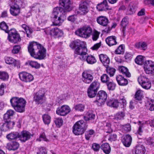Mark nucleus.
Listing matches in <instances>:
<instances>
[{"mask_svg": "<svg viewBox=\"0 0 154 154\" xmlns=\"http://www.w3.org/2000/svg\"><path fill=\"white\" fill-rule=\"evenodd\" d=\"M87 127L88 125L86 122L80 120L74 125L72 127V132L76 135H81L84 132Z\"/></svg>", "mask_w": 154, "mask_h": 154, "instance_id": "nucleus-4", "label": "nucleus"}, {"mask_svg": "<svg viewBox=\"0 0 154 154\" xmlns=\"http://www.w3.org/2000/svg\"><path fill=\"white\" fill-rule=\"evenodd\" d=\"M19 146V143L16 141H14L8 143L6 148L9 150L14 151L17 150Z\"/></svg>", "mask_w": 154, "mask_h": 154, "instance_id": "nucleus-24", "label": "nucleus"}, {"mask_svg": "<svg viewBox=\"0 0 154 154\" xmlns=\"http://www.w3.org/2000/svg\"><path fill=\"white\" fill-rule=\"evenodd\" d=\"M19 76L20 80L25 82H30L33 79V76L31 74L25 72L19 74Z\"/></svg>", "mask_w": 154, "mask_h": 154, "instance_id": "nucleus-14", "label": "nucleus"}, {"mask_svg": "<svg viewBox=\"0 0 154 154\" xmlns=\"http://www.w3.org/2000/svg\"><path fill=\"white\" fill-rule=\"evenodd\" d=\"M99 58L100 62L105 67L108 66L110 63V59L106 55L101 54L99 55Z\"/></svg>", "mask_w": 154, "mask_h": 154, "instance_id": "nucleus-23", "label": "nucleus"}, {"mask_svg": "<svg viewBox=\"0 0 154 154\" xmlns=\"http://www.w3.org/2000/svg\"><path fill=\"white\" fill-rule=\"evenodd\" d=\"M97 91L89 87L87 91L88 96L90 98L94 97L97 94Z\"/></svg>", "mask_w": 154, "mask_h": 154, "instance_id": "nucleus-42", "label": "nucleus"}, {"mask_svg": "<svg viewBox=\"0 0 154 154\" xmlns=\"http://www.w3.org/2000/svg\"><path fill=\"white\" fill-rule=\"evenodd\" d=\"M10 102L11 106L16 111L19 112L24 111L26 102L23 98L14 97L10 99Z\"/></svg>", "mask_w": 154, "mask_h": 154, "instance_id": "nucleus-3", "label": "nucleus"}, {"mask_svg": "<svg viewBox=\"0 0 154 154\" xmlns=\"http://www.w3.org/2000/svg\"><path fill=\"white\" fill-rule=\"evenodd\" d=\"M97 21L100 25L103 26H107L109 23L108 19L106 17L102 16L98 17Z\"/></svg>", "mask_w": 154, "mask_h": 154, "instance_id": "nucleus-20", "label": "nucleus"}, {"mask_svg": "<svg viewBox=\"0 0 154 154\" xmlns=\"http://www.w3.org/2000/svg\"><path fill=\"white\" fill-rule=\"evenodd\" d=\"M31 136V134L28 131H23L19 134V138L22 142H24L29 139Z\"/></svg>", "mask_w": 154, "mask_h": 154, "instance_id": "nucleus-15", "label": "nucleus"}, {"mask_svg": "<svg viewBox=\"0 0 154 154\" xmlns=\"http://www.w3.org/2000/svg\"><path fill=\"white\" fill-rule=\"evenodd\" d=\"M42 118L44 124L46 125L50 124L51 121V117L49 115L44 114L42 115Z\"/></svg>", "mask_w": 154, "mask_h": 154, "instance_id": "nucleus-47", "label": "nucleus"}, {"mask_svg": "<svg viewBox=\"0 0 154 154\" xmlns=\"http://www.w3.org/2000/svg\"><path fill=\"white\" fill-rule=\"evenodd\" d=\"M106 43L109 46L115 45L117 44L116 37L115 36H111L107 37L105 39Z\"/></svg>", "mask_w": 154, "mask_h": 154, "instance_id": "nucleus-26", "label": "nucleus"}, {"mask_svg": "<svg viewBox=\"0 0 154 154\" xmlns=\"http://www.w3.org/2000/svg\"><path fill=\"white\" fill-rule=\"evenodd\" d=\"M93 71L90 69L85 70L82 74V81L87 84H90L94 79Z\"/></svg>", "mask_w": 154, "mask_h": 154, "instance_id": "nucleus-7", "label": "nucleus"}, {"mask_svg": "<svg viewBox=\"0 0 154 154\" xmlns=\"http://www.w3.org/2000/svg\"><path fill=\"white\" fill-rule=\"evenodd\" d=\"M69 46L72 49L75 48L74 53L80 55V59L81 56L85 57L87 54V50L85 43L79 40L73 41L70 44Z\"/></svg>", "mask_w": 154, "mask_h": 154, "instance_id": "nucleus-2", "label": "nucleus"}, {"mask_svg": "<svg viewBox=\"0 0 154 154\" xmlns=\"http://www.w3.org/2000/svg\"><path fill=\"white\" fill-rule=\"evenodd\" d=\"M70 111V109L68 106L63 105L57 109L56 113L59 116H65L68 114Z\"/></svg>", "mask_w": 154, "mask_h": 154, "instance_id": "nucleus-13", "label": "nucleus"}, {"mask_svg": "<svg viewBox=\"0 0 154 154\" xmlns=\"http://www.w3.org/2000/svg\"><path fill=\"white\" fill-rule=\"evenodd\" d=\"M125 51V46L123 45H120L116 50L115 53L116 54H123Z\"/></svg>", "mask_w": 154, "mask_h": 154, "instance_id": "nucleus-48", "label": "nucleus"}, {"mask_svg": "<svg viewBox=\"0 0 154 154\" xmlns=\"http://www.w3.org/2000/svg\"><path fill=\"white\" fill-rule=\"evenodd\" d=\"M20 49V47L19 45H15L14 46L12 50V52L14 54H16L19 53Z\"/></svg>", "mask_w": 154, "mask_h": 154, "instance_id": "nucleus-63", "label": "nucleus"}, {"mask_svg": "<svg viewBox=\"0 0 154 154\" xmlns=\"http://www.w3.org/2000/svg\"><path fill=\"white\" fill-rule=\"evenodd\" d=\"M44 32L46 35H50L55 37L61 36L63 34V31L57 27L52 29L48 28L45 29Z\"/></svg>", "mask_w": 154, "mask_h": 154, "instance_id": "nucleus-10", "label": "nucleus"}, {"mask_svg": "<svg viewBox=\"0 0 154 154\" xmlns=\"http://www.w3.org/2000/svg\"><path fill=\"white\" fill-rule=\"evenodd\" d=\"M39 131L40 134L39 136V141H48V140L47 138L45 135V131L42 128H41Z\"/></svg>", "mask_w": 154, "mask_h": 154, "instance_id": "nucleus-35", "label": "nucleus"}, {"mask_svg": "<svg viewBox=\"0 0 154 154\" xmlns=\"http://www.w3.org/2000/svg\"><path fill=\"white\" fill-rule=\"evenodd\" d=\"M46 92V90L45 89H43L40 91V95H39V104H42L45 102L46 97L45 94Z\"/></svg>", "mask_w": 154, "mask_h": 154, "instance_id": "nucleus-34", "label": "nucleus"}, {"mask_svg": "<svg viewBox=\"0 0 154 154\" xmlns=\"http://www.w3.org/2000/svg\"><path fill=\"white\" fill-rule=\"evenodd\" d=\"M136 63L138 65H142L144 61V57L142 55L137 56L135 59Z\"/></svg>", "mask_w": 154, "mask_h": 154, "instance_id": "nucleus-52", "label": "nucleus"}, {"mask_svg": "<svg viewBox=\"0 0 154 154\" xmlns=\"http://www.w3.org/2000/svg\"><path fill=\"white\" fill-rule=\"evenodd\" d=\"M107 98V94L103 91H99L97 94L96 99L94 103L97 106H100L103 104Z\"/></svg>", "mask_w": 154, "mask_h": 154, "instance_id": "nucleus-9", "label": "nucleus"}, {"mask_svg": "<svg viewBox=\"0 0 154 154\" xmlns=\"http://www.w3.org/2000/svg\"><path fill=\"white\" fill-rule=\"evenodd\" d=\"M59 4L64 8V9L60 7L54 8L52 14L54 18L53 22V25L54 26L61 25L66 19L65 12H69L72 10L70 0H60Z\"/></svg>", "mask_w": 154, "mask_h": 154, "instance_id": "nucleus-1", "label": "nucleus"}, {"mask_svg": "<svg viewBox=\"0 0 154 154\" xmlns=\"http://www.w3.org/2000/svg\"><path fill=\"white\" fill-rule=\"evenodd\" d=\"M139 84L144 88L146 89H149L151 86V84L149 79L145 76L141 75L137 79Z\"/></svg>", "mask_w": 154, "mask_h": 154, "instance_id": "nucleus-11", "label": "nucleus"}, {"mask_svg": "<svg viewBox=\"0 0 154 154\" xmlns=\"http://www.w3.org/2000/svg\"><path fill=\"white\" fill-rule=\"evenodd\" d=\"M144 69L146 74H149L154 73V62L149 60L145 61Z\"/></svg>", "mask_w": 154, "mask_h": 154, "instance_id": "nucleus-12", "label": "nucleus"}, {"mask_svg": "<svg viewBox=\"0 0 154 154\" xmlns=\"http://www.w3.org/2000/svg\"><path fill=\"white\" fill-rule=\"evenodd\" d=\"M143 93L142 91L140 89L138 90L136 92L134 95V98L135 100L140 101L143 97Z\"/></svg>", "mask_w": 154, "mask_h": 154, "instance_id": "nucleus-38", "label": "nucleus"}, {"mask_svg": "<svg viewBox=\"0 0 154 154\" xmlns=\"http://www.w3.org/2000/svg\"><path fill=\"white\" fill-rule=\"evenodd\" d=\"M110 80L109 77L106 74H104L100 76V80L103 83L106 84Z\"/></svg>", "mask_w": 154, "mask_h": 154, "instance_id": "nucleus-45", "label": "nucleus"}, {"mask_svg": "<svg viewBox=\"0 0 154 154\" xmlns=\"http://www.w3.org/2000/svg\"><path fill=\"white\" fill-rule=\"evenodd\" d=\"M100 86V84L99 82L94 81L91 84L89 87L97 91L99 88Z\"/></svg>", "mask_w": 154, "mask_h": 154, "instance_id": "nucleus-46", "label": "nucleus"}, {"mask_svg": "<svg viewBox=\"0 0 154 154\" xmlns=\"http://www.w3.org/2000/svg\"><path fill=\"white\" fill-rule=\"evenodd\" d=\"M119 70L120 72L127 77H130L131 76V74L127 68L124 66H120L119 67Z\"/></svg>", "mask_w": 154, "mask_h": 154, "instance_id": "nucleus-33", "label": "nucleus"}, {"mask_svg": "<svg viewBox=\"0 0 154 154\" xmlns=\"http://www.w3.org/2000/svg\"><path fill=\"white\" fill-rule=\"evenodd\" d=\"M146 106L149 110L151 111L154 110V100H149L146 103Z\"/></svg>", "mask_w": 154, "mask_h": 154, "instance_id": "nucleus-41", "label": "nucleus"}, {"mask_svg": "<svg viewBox=\"0 0 154 154\" xmlns=\"http://www.w3.org/2000/svg\"><path fill=\"white\" fill-rule=\"evenodd\" d=\"M107 106L114 108H117L120 104V103L117 100L112 99L108 100L106 102Z\"/></svg>", "mask_w": 154, "mask_h": 154, "instance_id": "nucleus-25", "label": "nucleus"}, {"mask_svg": "<svg viewBox=\"0 0 154 154\" xmlns=\"http://www.w3.org/2000/svg\"><path fill=\"white\" fill-rule=\"evenodd\" d=\"M8 34V39L11 42L16 43L21 40L19 34L15 29H11L7 32Z\"/></svg>", "mask_w": 154, "mask_h": 154, "instance_id": "nucleus-8", "label": "nucleus"}, {"mask_svg": "<svg viewBox=\"0 0 154 154\" xmlns=\"http://www.w3.org/2000/svg\"><path fill=\"white\" fill-rule=\"evenodd\" d=\"M134 154H144L146 152L145 147L142 145H138L134 148Z\"/></svg>", "mask_w": 154, "mask_h": 154, "instance_id": "nucleus-27", "label": "nucleus"}, {"mask_svg": "<svg viewBox=\"0 0 154 154\" xmlns=\"http://www.w3.org/2000/svg\"><path fill=\"white\" fill-rule=\"evenodd\" d=\"M94 133V131L92 129L87 131L85 134V138L86 140H89L91 136L93 135Z\"/></svg>", "mask_w": 154, "mask_h": 154, "instance_id": "nucleus-51", "label": "nucleus"}, {"mask_svg": "<svg viewBox=\"0 0 154 154\" xmlns=\"http://www.w3.org/2000/svg\"><path fill=\"white\" fill-rule=\"evenodd\" d=\"M80 60L86 61L89 64H93L97 62V60L95 57L91 54L88 55L85 57L81 56Z\"/></svg>", "mask_w": 154, "mask_h": 154, "instance_id": "nucleus-17", "label": "nucleus"}, {"mask_svg": "<svg viewBox=\"0 0 154 154\" xmlns=\"http://www.w3.org/2000/svg\"><path fill=\"white\" fill-rule=\"evenodd\" d=\"M5 63L9 64H11L14 66H17L20 64L19 61H17L13 58L10 57H6L5 58Z\"/></svg>", "mask_w": 154, "mask_h": 154, "instance_id": "nucleus-30", "label": "nucleus"}, {"mask_svg": "<svg viewBox=\"0 0 154 154\" xmlns=\"http://www.w3.org/2000/svg\"><path fill=\"white\" fill-rule=\"evenodd\" d=\"M22 27L24 29L25 31L26 32L27 36L29 37V35L32 32V30L26 25L24 24H23L22 25Z\"/></svg>", "mask_w": 154, "mask_h": 154, "instance_id": "nucleus-58", "label": "nucleus"}, {"mask_svg": "<svg viewBox=\"0 0 154 154\" xmlns=\"http://www.w3.org/2000/svg\"><path fill=\"white\" fill-rule=\"evenodd\" d=\"M147 43L144 42H140L135 44V47L141 50L145 51L147 48Z\"/></svg>", "mask_w": 154, "mask_h": 154, "instance_id": "nucleus-31", "label": "nucleus"}, {"mask_svg": "<svg viewBox=\"0 0 154 154\" xmlns=\"http://www.w3.org/2000/svg\"><path fill=\"white\" fill-rule=\"evenodd\" d=\"M9 78L8 74L5 71H0V79L3 81L7 80Z\"/></svg>", "mask_w": 154, "mask_h": 154, "instance_id": "nucleus-55", "label": "nucleus"}, {"mask_svg": "<svg viewBox=\"0 0 154 154\" xmlns=\"http://www.w3.org/2000/svg\"><path fill=\"white\" fill-rule=\"evenodd\" d=\"M133 56V54L130 52H126L125 55V59L127 62H130L131 61Z\"/></svg>", "mask_w": 154, "mask_h": 154, "instance_id": "nucleus-54", "label": "nucleus"}, {"mask_svg": "<svg viewBox=\"0 0 154 154\" xmlns=\"http://www.w3.org/2000/svg\"><path fill=\"white\" fill-rule=\"evenodd\" d=\"M128 23V22L127 18L125 17L122 19L121 23V27L122 28V31H125L126 27Z\"/></svg>", "mask_w": 154, "mask_h": 154, "instance_id": "nucleus-56", "label": "nucleus"}, {"mask_svg": "<svg viewBox=\"0 0 154 154\" xmlns=\"http://www.w3.org/2000/svg\"><path fill=\"white\" fill-rule=\"evenodd\" d=\"M14 114V110L12 109L8 110L4 116V120H7L10 118L11 116H12Z\"/></svg>", "mask_w": 154, "mask_h": 154, "instance_id": "nucleus-49", "label": "nucleus"}, {"mask_svg": "<svg viewBox=\"0 0 154 154\" xmlns=\"http://www.w3.org/2000/svg\"><path fill=\"white\" fill-rule=\"evenodd\" d=\"M106 85L107 87V88L109 90H114L116 86V83H114L111 79Z\"/></svg>", "mask_w": 154, "mask_h": 154, "instance_id": "nucleus-44", "label": "nucleus"}, {"mask_svg": "<svg viewBox=\"0 0 154 154\" xmlns=\"http://www.w3.org/2000/svg\"><path fill=\"white\" fill-rule=\"evenodd\" d=\"M100 33L99 32L95 31L92 34V39L93 41H95L97 40L99 36Z\"/></svg>", "mask_w": 154, "mask_h": 154, "instance_id": "nucleus-62", "label": "nucleus"}, {"mask_svg": "<svg viewBox=\"0 0 154 154\" xmlns=\"http://www.w3.org/2000/svg\"><path fill=\"white\" fill-rule=\"evenodd\" d=\"M24 2V0H10L9 3H13V5H18L20 7V6L23 5Z\"/></svg>", "mask_w": 154, "mask_h": 154, "instance_id": "nucleus-53", "label": "nucleus"}, {"mask_svg": "<svg viewBox=\"0 0 154 154\" xmlns=\"http://www.w3.org/2000/svg\"><path fill=\"white\" fill-rule=\"evenodd\" d=\"M96 8L99 11H106L110 9L108 5L106 0H104L102 2L98 4Z\"/></svg>", "mask_w": 154, "mask_h": 154, "instance_id": "nucleus-19", "label": "nucleus"}, {"mask_svg": "<svg viewBox=\"0 0 154 154\" xmlns=\"http://www.w3.org/2000/svg\"><path fill=\"white\" fill-rule=\"evenodd\" d=\"M121 128L122 132L125 133L128 132L131 130V126L129 124L121 125Z\"/></svg>", "mask_w": 154, "mask_h": 154, "instance_id": "nucleus-40", "label": "nucleus"}, {"mask_svg": "<svg viewBox=\"0 0 154 154\" xmlns=\"http://www.w3.org/2000/svg\"><path fill=\"white\" fill-rule=\"evenodd\" d=\"M116 79L118 84L120 85L125 86L128 84V81L122 75H119L116 76Z\"/></svg>", "mask_w": 154, "mask_h": 154, "instance_id": "nucleus-28", "label": "nucleus"}, {"mask_svg": "<svg viewBox=\"0 0 154 154\" xmlns=\"http://www.w3.org/2000/svg\"><path fill=\"white\" fill-rule=\"evenodd\" d=\"M92 147L93 150L96 152L98 151L100 149V145L96 143H94L92 144Z\"/></svg>", "mask_w": 154, "mask_h": 154, "instance_id": "nucleus-64", "label": "nucleus"}, {"mask_svg": "<svg viewBox=\"0 0 154 154\" xmlns=\"http://www.w3.org/2000/svg\"><path fill=\"white\" fill-rule=\"evenodd\" d=\"M92 29L89 26H84L75 31L76 35L85 38H89L91 35Z\"/></svg>", "mask_w": 154, "mask_h": 154, "instance_id": "nucleus-5", "label": "nucleus"}, {"mask_svg": "<svg viewBox=\"0 0 154 154\" xmlns=\"http://www.w3.org/2000/svg\"><path fill=\"white\" fill-rule=\"evenodd\" d=\"M125 116V113L124 112H119L115 114L113 119L117 121L122 120L124 119Z\"/></svg>", "mask_w": 154, "mask_h": 154, "instance_id": "nucleus-37", "label": "nucleus"}, {"mask_svg": "<svg viewBox=\"0 0 154 154\" xmlns=\"http://www.w3.org/2000/svg\"><path fill=\"white\" fill-rule=\"evenodd\" d=\"M85 107V105L84 104L79 103L75 105L74 108L77 111L82 112L84 111Z\"/></svg>", "mask_w": 154, "mask_h": 154, "instance_id": "nucleus-50", "label": "nucleus"}, {"mask_svg": "<svg viewBox=\"0 0 154 154\" xmlns=\"http://www.w3.org/2000/svg\"><path fill=\"white\" fill-rule=\"evenodd\" d=\"M0 28L6 33H7L9 31L8 30V26L4 22H3L0 23Z\"/></svg>", "mask_w": 154, "mask_h": 154, "instance_id": "nucleus-59", "label": "nucleus"}, {"mask_svg": "<svg viewBox=\"0 0 154 154\" xmlns=\"http://www.w3.org/2000/svg\"><path fill=\"white\" fill-rule=\"evenodd\" d=\"M137 123L138 126L136 133L137 134L141 136L142 135L143 132L147 127V125L146 122L140 121H139Z\"/></svg>", "mask_w": 154, "mask_h": 154, "instance_id": "nucleus-16", "label": "nucleus"}, {"mask_svg": "<svg viewBox=\"0 0 154 154\" xmlns=\"http://www.w3.org/2000/svg\"><path fill=\"white\" fill-rule=\"evenodd\" d=\"M46 49L39 44V60L44 59L46 57Z\"/></svg>", "mask_w": 154, "mask_h": 154, "instance_id": "nucleus-29", "label": "nucleus"}, {"mask_svg": "<svg viewBox=\"0 0 154 154\" xmlns=\"http://www.w3.org/2000/svg\"><path fill=\"white\" fill-rule=\"evenodd\" d=\"M105 131L107 133L112 132V130L111 128V125L110 123H107L104 128Z\"/></svg>", "mask_w": 154, "mask_h": 154, "instance_id": "nucleus-60", "label": "nucleus"}, {"mask_svg": "<svg viewBox=\"0 0 154 154\" xmlns=\"http://www.w3.org/2000/svg\"><path fill=\"white\" fill-rule=\"evenodd\" d=\"M122 141L123 145L126 147H129L131 143L132 138L129 134L123 136L122 137Z\"/></svg>", "mask_w": 154, "mask_h": 154, "instance_id": "nucleus-21", "label": "nucleus"}, {"mask_svg": "<svg viewBox=\"0 0 154 154\" xmlns=\"http://www.w3.org/2000/svg\"><path fill=\"white\" fill-rule=\"evenodd\" d=\"M29 65L32 67L35 68V69L38 68V64L37 62L34 61H28L27 63Z\"/></svg>", "mask_w": 154, "mask_h": 154, "instance_id": "nucleus-61", "label": "nucleus"}, {"mask_svg": "<svg viewBox=\"0 0 154 154\" xmlns=\"http://www.w3.org/2000/svg\"><path fill=\"white\" fill-rule=\"evenodd\" d=\"M54 121L57 127H60L63 125V121L60 117H55L54 119Z\"/></svg>", "mask_w": 154, "mask_h": 154, "instance_id": "nucleus-39", "label": "nucleus"}, {"mask_svg": "<svg viewBox=\"0 0 154 154\" xmlns=\"http://www.w3.org/2000/svg\"><path fill=\"white\" fill-rule=\"evenodd\" d=\"M13 3L9 4L10 5V12L14 16L17 15L20 12V8L18 5H13Z\"/></svg>", "mask_w": 154, "mask_h": 154, "instance_id": "nucleus-22", "label": "nucleus"}, {"mask_svg": "<svg viewBox=\"0 0 154 154\" xmlns=\"http://www.w3.org/2000/svg\"><path fill=\"white\" fill-rule=\"evenodd\" d=\"M88 4L86 2H84L81 3L79 5V12L81 15H85L89 11L88 6Z\"/></svg>", "mask_w": 154, "mask_h": 154, "instance_id": "nucleus-18", "label": "nucleus"}, {"mask_svg": "<svg viewBox=\"0 0 154 154\" xmlns=\"http://www.w3.org/2000/svg\"><path fill=\"white\" fill-rule=\"evenodd\" d=\"M19 133L17 132H13L8 134L6 137L9 140L19 138Z\"/></svg>", "mask_w": 154, "mask_h": 154, "instance_id": "nucleus-36", "label": "nucleus"}, {"mask_svg": "<svg viewBox=\"0 0 154 154\" xmlns=\"http://www.w3.org/2000/svg\"><path fill=\"white\" fill-rule=\"evenodd\" d=\"M105 67L106 68V71L107 73L110 76H113L115 74L116 69L113 67L109 66V65Z\"/></svg>", "mask_w": 154, "mask_h": 154, "instance_id": "nucleus-43", "label": "nucleus"}, {"mask_svg": "<svg viewBox=\"0 0 154 154\" xmlns=\"http://www.w3.org/2000/svg\"><path fill=\"white\" fill-rule=\"evenodd\" d=\"M100 148L106 154H109L110 152L111 147L109 144L108 143L102 144L100 146Z\"/></svg>", "mask_w": 154, "mask_h": 154, "instance_id": "nucleus-32", "label": "nucleus"}, {"mask_svg": "<svg viewBox=\"0 0 154 154\" xmlns=\"http://www.w3.org/2000/svg\"><path fill=\"white\" fill-rule=\"evenodd\" d=\"M38 44L35 42L29 43L28 48V51L31 56L36 59H38Z\"/></svg>", "mask_w": 154, "mask_h": 154, "instance_id": "nucleus-6", "label": "nucleus"}, {"mask_svg": "<svg viewBox=\"0 0 154 154\" xmlns=\"http://www.w3.org/2000/svg\"><path fill=\"white\" fill-rule=\"evenodd\" d=\"M86 117L88 120L94 119L95 117V115L92 111L89 110L86 113Z\"/></svg>", "mask_w": 154, "mask_h": 154, "instance_id": "nucleus-57", "label": "nucleus"}]
</instances>
